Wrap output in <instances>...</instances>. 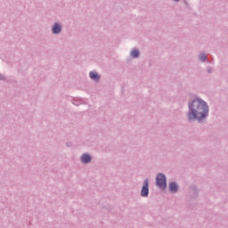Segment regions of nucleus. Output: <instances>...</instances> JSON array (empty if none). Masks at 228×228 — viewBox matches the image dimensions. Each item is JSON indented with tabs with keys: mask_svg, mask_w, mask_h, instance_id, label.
I'll list each match as a JSON object with an SVG mask.
<instances>
[{
	"mask_svg": "<svg viewBox=\"0 0 228 228\" xmlns=\"http://www.w3.org/2000/svg\"><path fill=\"white\" fill-rule=\"evenodd\" d=\"M168 191L170 193H177V191H179V184L177 182L169 183Z\"/></svg>",
	"mask_w": 228,
	"mask_h": 228,
	"instance_id": "nucleus-6",
	"label": "nucleus"
},
{
	"mask_svg": "<svg viewBox=\"0 0 228 228\" xmlns=\"http://www.w3.org/2000/svg\"><path fill=\"white\" fill-rule=\"evenodd\" d=\"M72 104H74L75 106H79L80 103L77 102H73Z\"/></svg>",
	"mask_w": 228,
	"mask_h": 228,
	"instance_id": "nucleus-14",
	"label": "nucleus"
},
{
	"mask_svg": "<svg viewBox=\"0 0 228 228\" xmlns=\"http://www.w3.org/2000/svg\"><path fill=\"white\" fill-rule=\"evenodd\" d=\"M72 142H66V147H72Z\"/></svg>",
	"mask_w": 228,
	"mask_h": 228,
	"instance_id": "nucleus-13",
	"label": "nucleus"
},
{
	"mask_svg": "<svg viewBox=\"0 0 228 228\" xmlns=\"http://www.w3.org/2000/svg\"><path fill=\"white\" fill-rule=\"evenodd\" d=\"M51 31L53 35H60L63 31V23L55 21L51 27Z\"/></svg>",
	"mask_w": 228,
	"mask_h": 228,
	"instance_id": "nucleus-3",
	"label": "nucleus"
},
{
	"mask_svg": "<svg viewBox=\"0 0 228 228\" xmlns=\"http://www.w3.org/2000/svg\"><path fill=\"white\" fill-rule=\"evenodd\" d=\"M198 60L200 63L209 62L208 54H206L204 52H200V53L198 54Z\"/></svg>",
	"mask_w": 228,
	"mask_h": 228,
	"instance_id": "nucleus-8",
	"label": "nucleus"
},
{
	"mask_svg": "<svg viewBox=\"0 0 228 228\" xmlns=\"http://www.w3.org/2000/svg\"><path fill=\"white\" fill-rule=\"evenodd\" d=\"M214 70H215V68H213V66H208L207 67L208 74H213Z\"/></svg>",
	"mask_w": 228,
	"mask_h": 228,
	"instance_id": "nucleus-11",
	"label": "nucleus"
},
{
	"mask_svg": "<svg viewBox=\"0 0 228 228\" xmlns=\"http://www.w3.org/2000/svg\"><path fill=\"white\" fill-rule=\"evenodd\" d=\"M173 3H179L181 0H172Z\"/></svg>",
	"mask_w": 228,
	"mask_h": 228,
	"instance_id": "nucleus-15",
	"label": "nucleus"
},
{
	"mask_svg": "<svg viewBox=\"0 0 228 228\" xmlns=\"http://www.w3.org/2000/svg\"><path fill=\"white\" fill-rule=\"evenodd\" d=\"M190 190L191 191V193H193V195H199V188L197 187V185H191L190 187Z\"/></svg>",
	"mask_w": 228,
	"mask_h": 228,
	"instance_id": "nucleus-10",
	"label": "nucleus"
},
{
	"mask_svg": "<svg viewBox=\"0 0 228 228\" xmlns=\"http://www.w3.org/2000/svg\"><path fill=\"white\" fill-rule=\"evenodd\" d=\"M0 81H6V77L0 73Z\"/></svg>",
	"mask_w": 228,
	"mask_h": 228,
	"instance_id": "nucleus-12",
	"label": "nucleus"
},
{
	"mask_svg": "<svg viewBox=\"0 0 228 228\" xmlns=\"http://www.w3.org/2000/svg\"><path fill=\"white\" fill-rule=\"evenodd\" d=\"M80 163H82V165H89V163H92V155H90V153H82L80 156Z\"/></svg>",
	"mask_w": 228,
	"mask_h": 228,
	"instance_id": "nucleus-5",
	"label": "nucleus"
},
{
	"mask_svg": "<svg viewBox=\"0 0 228 228\" xmlns=\"http://www.w3.org/2000/svg\"><path fill=\"white\" fill-rule=\"evenodd\" d=\"M140 194L141 197L144 199H147V197H149V178L143 180Z\"/></svg>",
	"mask_w": 228,
	"mask_h": 228,
	"instance_id": "nucleus-4",
	"label": "nucleus"
},
{
	"mask_svg": "<svg viewBox=\"0 0 228 228\" xmlns=\"http://www.w3.org/2000/svg\"><path fill=\"white\" fill-rule=\"evenodd\" d=\"M155 185L159 190H167V175L164 173H159L155 178Z\"/></svg>",
	"mask_w": 228,
	"mask_h": 228,
	"instance_id": "nucleus-2",
	"label": "nucleus"
},
{
	"mask_svg": "<svg viewBox=\"0 0 228 228\" xmlns=\"http://www.w3.org/2000/svg\"><path fill=\"white\" fill-rule=\"evenodd\" d=\"M89 77L96 83H99L101 81V75H99V73H97L95 70L89 72Z\"/></svg>",
	"mask_w": 228,
	"mask_h": 228,
	"instance_id": "nucleus-7",
	"label": "nucleus"
},
{
	"mask_svg": "<svg viewBox=\"0 0 228 228\" xmlns=\"http://www.w3.org/2000/svg\"><path fill=\"white\" fill-rule=\"evenodd\" d=\"M130 58H134V60L140 58V50L136 48H133L130 51Z\"/></svg>",
	"mask_w": 228,
	"mask_h": 228,
	"instance_id": "nucleus-9",
	"label": "nucleus"
},
{
	"mask_svg": "<svg viewBox=\"0 0 228 228\" xmlns=\"http://www.w3.org/2000/svg\"><path fill=\"white\" fill-rule=\"evenodd\" d=\"M188 110L186 112V118L189 124L198 122V124H204L209 118V104L204 99L195 95L187 102Z\"/></svg>",
	"mask_w": 228,
	"mask_h": 228,
	"instance_id": "nucleus-1",
	"label": "nucleus"
}]
</instances>
